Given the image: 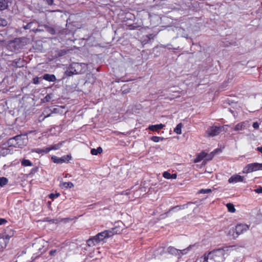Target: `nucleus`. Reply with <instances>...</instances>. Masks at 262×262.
Wrapping results in <instances>:
<instances>
[{"label":"nucleus","mask_w":262,"mask_h":262,"mask_svg":"<svg viewBox=\"0 0 262 262\" xmlns=\"http://www.w3.org/2000/svg\"><path fill=\"white\" fill-rule=\"evenodd\" d=\"M122 231V229L117 226L110 230H105L99 233L96 236L88 240L87 244L90 247L93 246L103 241L105 238L110 237L115 234L120 233Z\"/></svg>","instance_id":"obj_1"},{"label":"nucleus","mask_w":262,"mask_h":262,"mask_svg":"<svg viewBox=\"0 0 262 262\" xmlns=\"http://www.w3.org/2000/svg\"><path fill=\"white\" fill-rule=\"evenodd\" d=\"M230 249H219L209 252L207 255L209 262H223L230 254Z\"/></svg>","instance_id":"obj_2"},{"label":"nucleus","mask_w":262,"mask_h":262,"mask_svg":"<svg viewBox=\"0 0 262 262\" xmlns=\"http://www.w3.org/2000/svg\"><path fill=\"white\" fill-rule=\"evenodd\" d=\"M249 229L248 225L244 224H237L235 228L230 230L229 234L232 236L233 238H236L238 236L243 234Z\"/></svg>","instance_id":"obj_3"},{"label":"nucleus","mask_w":262,"mask_h":262,"mask_svg":"<svg viewBox=\"0 0 262 262\" xmlns=\"http://www.w3.org/2000/svg\"><path fill=\"white\" fill-rule=\"evenodd\" d=\"M224 126H210L206 131L205 136L207 137H214L218 135L224 130Z\"/></svg>","instance_id":"obj_4"},{"label":"nucleus","mask_w":262,"mask_h":262,"mask_svg":"<svg viewBox=\"0 0 262 262\" xmlns=\"http://www.w3.org/2000/svg\"><path fill=\"white\" fill-rule=\"evenodd\" d=\"M259 170H262V163H253L247 165L244 168L243 173H248Z\"/></svg>","instance_id":"obj_5"},{"label":"nucleus","mask_w":262,"mask_h":262,"mask_svg":"<svg viewBox=\"0 0 262 262\" xmlns=\"http://www.w3.org/2000/svg\"><path fill=\"white\" fill-rule=\"evenodd\" d=\"M190 247H189L183 250H179L173 247H169L167 249L168 252L171 254L181 256L186 254L189 251Z\"/></svg>","instance_id":"obj_6"},{"label":"nucleus","mask_w":262,"mask_h":262,"mask_svg":"<svg viewBox=\"0 0 262 262\" xmlns=\"http://www.w3.org/2000/svg\"><path fill=\"white\" fill-rule=\"evenodd\" d=\"M9 46L10 48H12V51L15 52L21 49L24 44L22 42L20 38H16L13 41L10 42Z\"/></svg>","instance_id":"obj_7"},{"label":"nucleus","mask_w":262,"mask_h":262,"mask_svg":"<svg viewBox=\"0 0 262 262\" xmlns=\"http://www.w3.org/2000/svg\"><path fill=\"white\" fill-rule=\"evenodd\" d=\"M14 137L19 148H21L27 144L28 137L26 135H17Z\"/></svg>","instance_id":"obj_8"},{"label":"nucleus","mask_w":262,"mask_h":262,"mask_svg":"<svg viewBox=\"0 0 262 262\" xmlns=\"http://www.w3.org/2000/svg\"><path fill=\"white\" fill-rule=\"evenodd\" d=\"M74 71L76 74H82L85 72L86 69V65L84 63H73Z\"/></svg>","instance_id":"obj_9"},{"label":"nucleus","mask_w":262,"mask_h":262,"mask_svg":"<svg viewBox=\"0 0 262 262\" xmlns=\"http://www.w3.org/2000/svg\"><path fill=\"white\" fill-rule=\"evenodd\" d=\"M250 126L248 121H245L237 123L234 127V130L236 132H241L247 129Z\"/></svg>","instance_id":"obj_10"},{"label":"nucleus","mask_w":262,"mask_h":262,"mask_svg":"<svg viewBox=\"0 0 262 262\" xmlns=\"http://www.w3.org/2000/svg\"><path fill=\"white\" fill-rule=\"evenodd\" d=\"M71 157L70 155H66L61 158L57 157L55 156H53L51 158L52 161L55 163H62L69 161Z\"/></svg>","instance_id":"obj_11"},{"label":"nucleus","mask_w":262,"mask_h":262,"mask_svg":"<svg viewBox=\"0 0 262 262\" xmlns=\"http://www.w3.org/2000/svg\"><path fill=\"white\" fill-rule=\"evenodd\" d=\"M46 244H47V242L44 239L39 238L37 239L35 243L33 244V247L35 249H37L42 253V251L41 250Z\"/></svg>","instance_id":"obj_12"},{"label":"nucleus","mask_w":262,"mask_h":262,"mask_svg":"<svg viewBox=\"0 0 262 262\" xmlns=\"http://www.w3.org/2000/svg\"><path fill=\"white\" fill-rule=\"evenodd\" d=\"M244 177L238 174H234L231 176L228 180L229 183H236L237 182H243Z\"/></svg>","instance_id":"obj_13"},{"label":"nucleus","mask_w":262,"mask_h":262,"mask_svg":"<svg viewBox=\"0 0 262 262\" xmlns=\"http://www.w3.org/2000/svg\"><path fill=\"white\" fill-rule=\"evenodd\" d=\"M74 69L73 63L71 64L70 66L67 68L64 74V76H71L73 75H76V72H75Z\"/></svg>","instance_id":"obj_14"},{"label":"nucleus","mask_w":262,"mask_h":262,"mask_svg":"<svg viewBox=\"0 0 262 262\" xmlns=\"http://www.w3.org/2000/svg\"><path fill=\"white\" fill-rule=\"evenodd\" d=\"M13 232H12V234L11 235L6 233L3 237H0V241H4L3 247H6L7 245L9 242V240L13 235Z\"/></svg>","instance_id":"obj_15"},{"label":"nucleus","mask_w":262,"mask_h":262,"mask_svg":"<svg viewBox=\"0 0 262 262\" xmlns=\"http://www.w3.org/2000/svg\"><path fill=\"white\" fill-rule=\"evenodd\" d=\"M11 150L7 148V146L0 147V156H5L8 154H11Z\"/></svg>","instance_id":"obj_16"},{"label":"nucleus","mask_w":262,"mask_h":262,"mask_svg":"<svg viewBox=\"0 0 262 262\" xmlns=\"http://www.w3.org/2000/svg\"><path fill=\"white\" fill-rule=\"evenodd\" d=\"M165 125L163 124L149 125L148 129L151 131H158L164 127Z\"/></svg>","instance_id":"obj_17"},{"label":"nucleus","mask_w":262,"mask_h":262,"mask_svg":"<svg viewBox=\"0 0 262 262\" xmlns=\"http://www.w3.org/2000/svg\"><path fill=\"white\" fill-rule=\"evenodd\" d=\"M43 78L50 82H54L56 80V78L53 74H46L43 76Z\"/></svg>","instance_id":"obj_18"},{"label":"nucleus","mask_w":262,"mask_h":262,"mask_svg":"<svg viewBox=\"0 0 262 262\" xmlns=\"http://www.w3.org/2000/svg\"><path fill=\"white\" fill-rule=\"evenodd\" d=\"M7 145L9 147H14L16 148H19V146L16 143L15 137L9 139L7 142Z\"/></svg>","instance_id":"obj_19"},{"label":"nucleus","mask_w":262,"mask_h":262,"mask_svg":"<svg viewBox=\"0 0 262 262\" xmlns=\"http://www.w3.org/2000/svg\"><path fill=\"white\" fill-rule=\"evenodd\" d=\"M207 156V155L205 152H202L199 154L196 158L194 159V162L198 163L203 160Z\"/></svg>","instance_id":"obj_20"},{"label":"nucleus","mask_w":262,"mask_h":262,"mask_svg":"<svg viewBox=\"0 0 262 262\" xmlns=\"http://www.w3.org/2000/svg\"><path fill=\"white\" fill-rule=\"evenodd\" d=\"M61 145H62L61 143H58V144H54L53 145H51L50 147H46V150H45V151L46 152H49L50 151L52 150H57L61 147Z\"/></svg>","instance_id":"obj_21"},{"label":"nucleus","mask_w":262,"mask_h":262,"mask_svg":"<svg viewBox=\"0 0 262 262\" xmlns=\"http://www.w3.org/2000/svg\"><path fill=\"white\" fill-rule=\"evenodd\" d=\"M60 187L62 188H71L74 187V184L70 182H61Z\"/></svg>","instance_id":"obj_22"},{"label":"nucleus","mask_w":262,"mask_h":262,"mask_svg":"<svg viewBox=\"0 0 262 262\" xmlns=\"http://www.w3.org/2000/svg\"><path fill=\"white\" fill-rule=\"evenodd\" d=\"M7 0H0V10H5L7 8Z\"/></svg>","instance_id":"obj_23"},{"label":"nucleus","mask_w":262,"mask_h":262,"mask_svg":"<svg viewBox=\"0 0 262 262\" xmlns=\"http://www.w3.org/2000/svg\"><path fill=\"white\" fill-rule=\"evenodd\" d=\"M183 125L182 123H179L174 129V132L177 134L180 135L182 133V128Z\"/></svg>","instance_id":"obj_24"},{"label":"nucleus","mask_w":262,"mask_h":262,"mask_svg":"<svg viewBox=\"0 0 262 262\" xmlns=\"http://www.w3.org/2000/svg\"><path fill=\"white\" fill-rule=\"evenodd\" d=\"M102 152V149L101 147H99L97 149L93 148L91 150V153L93 155H97L98 154H100Z\"/></svg>","instance_id":"obj_25"},{"label":"nucleus","mask_w":262,"mask_h":262,"mask_svg":"<svg viewBox=\"0 0 262 262\" xmlns=\"http://www.w3.org/2000/svg\"><path fill=\"white\" fill-rule=\"evenodd\" d=\"M21 164L24 166H32L33 165L32 163L30 160L27 159H23Z\"/></svg>","instance_id":"obj_26"},{"label":"nucleus","mask_w":262,"mask_h":262,"mask_svg":"<svg viewBox=\"0 0 262 262\" xmlns=\"http://www.w3.org/2000/svg\"><path fill=\"white\" fill-rule=\"evenodd\" d=\"M226 207L228 209V211L234 213L235 212V209L234 208V205L231 203H228L226 205Z\"/></svg>","instance_id":"obj_27"},{"label":"nucleus","mask_w":262,"mask_h":262,"mask_svg":"<svg viewBox=\"0 0 262 262\" xmlns=\"http://www.w3.org/2000/svg\"><path fill=\"white\" fill-rule=\"evenodd\" d=\"M8 182V180L5 177H0V186L3 187Z\"/></svg>","instance_id":"obj_28"},{"label":"nucleus","mask_w":262,"mask_h":262,"mask_svg":"<svg viewBox=\"0 0 262 262\" xmlns=\"http://www.w3.org/2000/svg\"><path fill=\"white\" fill-rule=\"evenodd\" d=\"M195 262H209L206 255L204 256L198 258Z\"/></svg>","instance_id":"obj_29"},{"label":"nucleus","mask_w":262,"mask_h":262,"mask_svg":"<svg viewBox=\"0 0 262 262\" xmlns=\"http://www.w3.org/2000/svg\"><path fill=\"white\" fill-rule=\"evenodd\" d=\"M45 150H46V147H45L42 149H39V148L34 149H33L32 151L36 152L38 154L48 153V152H46Z\"/></svg>","instance_id":"obj_30"},{"label":"nucleus","mask_w":262,"mask_h":262,"mask_svg":"<svg viewBox=\"0 0 262 262\" xmlns=\"http://www.w3.org/2000/svg\"><path fill=\"white\" fill-rule=\"evenodd\" d=\"M151 140L154 142L157 143L160 141H162L163 140V138L158 136H153L151 138Z\"/></svg>","instance_id":"obj_31"},{"label":"nucleus","mask_w":262,"mask_h":262,"mask_svg":"<svg viewBox=\"0 0 262 262\" xmlns=\"http://www.w3.org/2000/svg\"><path fill=\"white\" fill-rule=\"evenodd\" d=\"M8 22L7 20L4 18H0V26L2 27H5L7 25Z\"/></svg>","instance_id":"obj_32"},{"label":"nucleus","mask_w":262,"mask_h":262,"mask_svg":"<svg viewBox=\"0 0 262 262\" xmlns=\"http://www.w3.org/2000/svg\"><path fill=\"white\" fill-rule=\"evenodd\" d=\"M171 174L168 171H165L163 173V177L167 179H171Z\"/></svg>","instance_id":"obj_33"},{"label":"nucleus","mask_w":262,"mask_h":262,"mask_svg":"<svg viewBox=\"0 0 262 262\" xmlns=\"http://www.w3.org/2000/svg\"><path fill=\"white\" fill-rule=\"evenodd\" d=\"M51 114H52V113L49 114H47L46 115L45 112L43 113L42 115H43V117H42V115H41L39 119V120L40 121H42L45 119V118H47V117H50L51 116Z\"/></svg>","instance_id":"obj_34"},{"label":"nucleus","mask_w":262,"mask_h":262,"mask_svg":"<svg viewBox=\"0 0 262 262\" xmlns=\"http://www.w3.org/2000/svg\"><path fill=\"white\" fill-rule=\"evenodd\" d=\"M211 192V190L210 189H202L199 190V193H208Z\"/></svg>","instance_id":"obj_35"},{"label":"nucleus","mask_w":262,"mask_h":262,"mask_svg":"<svg viewBox=\"0 0 262 262\" xmlns=\"http://www.w3.org/2000/svg\"><path fill=\"white\" fill-rule=\"evenodd\" d=\"M59 196V193H51L50 195V198L51 199H54L55 198H56Z\"/></svg>","instance_id":"obj_36"},{"label":"nucleus","mask_w":262,"mask_h":262,"mask_svg":"<svg viewBox=\"0 0 262 262\" xmlns=\"http://www.w3.org/2000/svg\"><path fill=\"white\" fill-rule=\"evenodd\" d=\"M33 80V83L35 84H38L39 82V78L38 77H36L34 78Z\"/></svg>","instance_id":"obj_37"},{"label":"nucleus","mask_w":262,"mask_h":262,"mask_svg":"<svg viewBox=\"0 0 262 262\" xmlns=\"http://www.w3.org/2000/svg\"><path fill=\"white\" fill-rule=\"evenodd\" d=\"M259 123L257 122H254L252 124V126L255 129H257L259 127Z\"/></svg>","instance_id":"obj_38"},{"label":"nucleus","mask_w":262,"mask_h":262,"mask_svg":"<svg viewBox=\"0 0 262 262\" xmlns=\"http://www.w3.org/2000/svg\"><path fill=\"white\" fill-rule=\"evenodd\" d=\"M7 222V220L5 219H0V225H4Z\"/></svg>","instance_id":"obj_39"},{"label":"nucleus","mask_w":262,"mask_h":262,"mask_svg":"<svg viewBox=\"0 0 262 262\" xmlns=\"http://www.w3.org/2000/svg\"><path fill=\"white\" fill-rule=\"evenodd\" d=\"M255 191L257 193H262V187H259L256 189L255 190Z\"/></svg>","instance_id":"obj_40"},{"label":"nucleus","mask_w":262,"mask_h":262,"mask_svg":"<svg viewBox=\"0 0 262 262\" xmlns=\"http://www.w3.org/2000/svg\"><path fill=\"white\" fill-rule=\"evenodd\" d=\"M47 3L49 5H52L53 4V0H46Z\"/></svg>","instance_id":"obj_41"},{"label":"nucleus","mask_w":262,"mask_h":262,"mask_svg":"<svg viewBox=\"0 0 262 262\" xmlns=\"http://www.w3.org/2000/svg\"><path fill=\"white\" fill-rule=\"evenodd\" d=\"M4 245V241H0V249H3L5 248L6 247H3V246Z\"/></svg>","instance_id":"obj_42"},{"label":"nucleus","mask_w":262,"mask_h":262,"mask_svg":"<svg viewBox=\"0 0 262 262\" xmlns=\"http://www.w3.org/2000/svg\"><path fill=\"white\" fill-rule=\"evenodd\" d=\"M56 252V250H53L50 251V254L51 256L54 255V254Z\"/></svg>","instance_id":"obj_43"},{"label":"nucleus","mask_w":262,"mask_h":262,"mask_svg":"<svg viewBox=\"0 0 262 262\" xmlns=\"http://www.w3.org/2000/svg\"><path fill=\"white\" fill-rule=\"evenodd\" d=\"M177 175L176 173H173L171 174V179H176L177 178Z\"/></svg>","instance_id":"obj_44"},{"label":"nucleus","mask_w":262,"mask_h":262,"mask_svg":"<svg viewBox=\"0 0 262 262\" xmlns=\"http://www.w3.org/2000/svg\"><path fill=\"white\" fill-rule=\"evenodd\" d=\"M257 150L258 151H259V152H260L261 153H262V147H258L257 148Z\"/></svg>","instance_id":"obj_45"},{"label":"nucleus","mask_w":262,"mask_h":262,"mask_svg":"<svg viewBox=\"0 0 262 262\" xmlns=\"http://www.w3.org/2000/svg\"><path fill=\"white\" fill-rule=\"evenodd\" d=\"M133 191H131V190H129L128 191L126 192V194L127 195H129L131 194V193L133 192Z\"/></svg>","instance_id":"obj_46"},{"label":"nucleus","mask_w":262,"mask_h":262,"mask_svg":"<svg viewBox=\"0 0 262 262\" xmlns=\"http://www.w3.org/2000/svg\"><path fill=\"white\" fill-rule=\"evenodd\" d=\"M134 196H135V197H136V198L138 197V195L137 194H136V193H134Z\"/></svg>","instance_id":"obj_47"},{"label":"nucleus","mask_w":262,"mask_h":262,"mask_svg":"<svg viewBox=\"0 0 262 262\" xmlns=\"http://www.w3.org/2000/svg\"><path fill=\"white\" fill-rule=\"evenodd\" d=\"M12 232H13V231H12L11 230H10V233H8L9 235H11L12 234Z\"/></svg>","instance_id":"obj_48"},{"label":"nucleus","mask_w":262,"mask_h":262,"mask_svg":"<svg viewBox=\"0 0 262 262\" xmlns=\"http://www.w3.org/2000/svg\"><path fill=\"white\" fill-rule=\"evenodd\" d=\"M56 108H55V109L54 110L53 112L55 113V112H56Z\"/></svg>","instance_id":"obj_49"},{"label":"nucleus","mask_w":262,"mask_h":262,"mask_svg":"<svg viewBox=\"0 0 262 262\" xmlns=\"http://www.w3.org/2000/svg\"><path fill=\"white\" fill-rule=\"evenodd\" d=\"M206 160H210V158H206Z\"/></svg>","instance_id":"obj_50"}]
</instances>
